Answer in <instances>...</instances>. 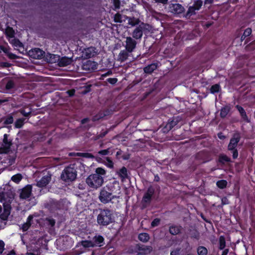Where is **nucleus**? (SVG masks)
I'll use <instances>...</instances> for the list:
<instances>
[{
  "label": "nucleus",
  "mask_w": 255,
  "mask_h": 255,
  "mask_svg": "<svg viewBox=\"0 0 255 255\" xmlns=\"http://www.w3.org/2000/svg\"><path fill=\"white\" fill-rule=\"evenodd\" d=\"M138 239L141 242H142L143 243H146L148 241V240L149 239V236L148 234L146 233H140L138 235Z\"/></svg>",
  "instance_id": "nucleus-31"
},
{
  "label": "nucleus",
  "mask_w": 255,
  "mask_h": 255,
  "mask_svg": "<svg viewBox=\"0 0 255 255\" xmlns=\"http://www.w3.org/2000/svg\"><path fill=\"white\" fill-rule=\"evenodd\" d=\"M144 30V24L142 22L141 24L136 26L132 31V37L135 39H140L143 35V32Z\"/></svg>",
  "instance_id": "nucleus-8"
},
{
  "label": "nucleus",
  "mask_w": 255,
  "mask_h": 255,
  "mask_svg": "<svg viewBox=\"0 0 255 255\" xmlns=\"http://www.w3.org/2000/svg\"><path fill=\"white\" fill-rule=\"evenodd\" d=\"M94 247L101 248L105 245V239L101 235L96 234L92 239Z\"/></svg>",
  "instance_id": "nucleus-10"
},
{
  "label": "nucleus",
  "mask_w": 255,
  "mask_h": 255,
  "mask_svg": "<svg viewBox=\"0 0 255 255\" xmlns=\"http://www.w3.org/2000/svg\"><path fill=\"white\" fill-rule=\"evenodd\" d=\"M228 182L225 180H220L217 182L216 185L220 189H224L227 186Z\"/></svg>",
  "instance_id": "nucleus-41"
},
{
  "label": "nucleus",
  "mask_w": 255,
  "mask_h": 255,
  "mask_svg": "<svg viewBox=\"0 0 255 255\" xmlns=\"http://www.w3.org/2000/svg\"><path fill=\"white\" fill-rule=\"evenodd\" d=\"M155 191V188L152 186L150 185L148 187L141 200L142 209L146 208L150 204Z\"/></svg>",
  "instance_id": "nucleus-4"
},
{
  "label": "nucleus",
  "mask_w": 255,
  "mask_h": 255,
  "mask_svg": "<svg viewBox=\"0 0 255 255\" xmlns=\"http://www.w3.org/2000/svg\"><path fill=\"white\" fill-rule=\"evenodd\" d=\"M139 19L134 17H129L128 19V24L132 26L139 25Z\"/></svg>",
  "instance_id": "nucleus-33"
},
{
  "label": "nucleus",
  "mask_w": 255,
  "mask_h": 255,
  "mask_svg": "<svg viewBox=\"0 0 255 255\" xmlns=\"http://www.w3.org/2000/svg\"><path fill=\"white\" fill-rule=\"evenodd\" d=\"M2 122H3L4 125L11 124L13 122V118L11 115H8L0 119V123Z\"/></svg>",
  "instance_id": "nucleus-25"
},
{
  "label": "nucleus",
  "mask_w": 255,
  "mask_h": 255,
  "mask_svg": "<svg viewBox=\"0 0 255 255\" xmlns=\"http://www.w3.org/2000/svg\"><path fill=\"white\" fill-rule=\"evenodd\" d=\"M72 60L71 58L64 56L59 58L58 64L60 67H65L70 64Z\"/></svg>",
  "instance_id": "nucleus-20"
},
{
  "label": "nucleus",
  "mask_w": 255,
  "mask_h": 255,
  "mask_svg": "<svg viewBox=\"0 0 255 255\" xmlns=\"http://www.w3.org/2000/svg\"><path fill=\"white\" fill-rule=\"evenodd\" d=\"M11 196H12V195H8V193L5 192H0V200L2 201H6L7 198H9L10 199H11L12 197Z\"/></svg>",
  "instance_id": "nucleus-44"
},
{
  "label": "nucleus",
  "mask_w": 255,
  "mask_h": 255,
  "mask_svg": "<svg viewBox=\"0 0 255 255\" xmlns=\"http://www.w3.org/2000/svg\"><path fill=\"white\" fill-rule=\"evenodd\" d=\"M178 122L179 121L176 118L173 117L172 119L170 118L168 120V122L167 123L164 128H166L167 130H170L177 125Z\"/></svg>",
  "instance_id": "nucleus-15"
},
{
  "label": "nucleus",
  "mask_w": 255,
  "mask_h": 255,
  "mask_svg": "<svg viewBox=\"0 0 255 255\" xmlns=\"http://www.w3.org/2000/svg\"><path fill=\"white\" fill-rule=\"evenodd\" d=\"M231 151H232L233 159H235L237 158L239 155L238 149H235Z\"/></svg>",
  "instance_id": "nucleus-56"
},
{
  "label": "nucleus",
  "mask_w": 255,
  "mask_h": 255,
  "mask_svg": "<svg viewBox=\"0 0 255 255\" xmlns=\"http://www.w3.org/2000/svg\"><path fill=\"white\" fill-rule=\"evenodd\" d=\"M33 219V216L30 215L27 218L26 223H23L21 226V229L23 232L27 231L31 225V221Z\"/></svg>",
  "instance_id": "nucleus-19"
},
{
  "label": "nucleus",
  "mask_w": 255,
  "mask_h": 255,
  "mask_svg": "<svg viewBox=\"0 0 255 255\" xmlns=\"http://www.w3.org/2000/svg\"><path fill=\"white\" fill-rule=\"evenodd\" d=\"M94 174H98L100 177H103L102 176H104L106 174V171L105 169L102 167L97 168Z\"/></svg>",
  "instance_id": "nucleus-43"
},
{
  "label": "nucleus",
  "mask_w": 255,
  "mask_h": 255,
  "mask_svg": "<svg viewBox=\"0 0 255 255\" xmlns=\"http://www.w3.org/2000/svg\"><path fill=\"white\" fill-rule=\"evenodd\" d=\"M221 86L218 84H216L212 85L210 88V93L214 94L219 92L221 90Z\"/></svg>",
  "instance_id": "nucleus-36"
},
{
  "label": "nucleus",
  "mask_w": 255,
  "mask_h": 255,
  "mask_svg": "<svg viewBox=\"0 0 255 255\" xmlns=\"http://www.w3.org/2000/svg\"><path fill=\"white\" fill-rule=\"evenodd\" d=\"M114 21L117 23L122 22V15L120 13L118 12L114 15Z\"/></svg>",
  "instance_id": "nucleus-49"
},
{
  "label": "nucleus",
  "mask_w": 255,
  "mask_h": 255,
  "mask_svg": "<svg viewBox=\"0 0 255 255\" xmlns=\"http://www.w3.org/2000/svg\"><path fill=\"white\" fill-rule=\"evenodd\" d=\"M81 245L85 248H94L92 240L82 241Z\"/></svg>",
  "instance_id": "nucleus-38"
},
{
  "label": "nucleus",
  "mask_w": 255,
  "mask_h": 255,
  "mask_svg": "<svg viewBox=\"0 0 255 255\" xmlns=\"http://www.w3.org/2000/svg\"><path fill=\"white\" fill-rule=\"evenodd\" d=\"M5 244L2 240H0V254H1L4 250Z\"/></svg>",
  "instance_id": "nucleus-55"
},
{
  "label": "nucleus",
  "mask_w": 255,
  "mask_h": 255,
  "mask_svg": "<svg viewBox=\"0 0 255 255\" xmlns=\"http://www.w3.org/2000/svg\"><path fill=\"white\" fill-rule=\"evenodd\" d=\"M51 180L50 175H47L43 176L39 181L37 182L36 186L42 188L47 186Z\"/></svg>",
  "instance_id": "nucleus-12"
},
{
  "label": "nucleus",
  "mask_w": 255,
  "mask_h": 255,
  "mask_svg": "<svg viewBox=\"0 0 255 255\" xmlns=\"http://www.w3.org/2000/svg\"><path fill=\"white\" fill-rule=\"evenodd\" d=\"M214 1V0H205L204 1V4H212Z\"/></svg>",
  "instance_id": "nucleus-64"
},
{
  "label": "nucleus",
  "mask_w": 255,
  "mask_h": 255,
  "mask_svg": "<svg viewBox=\"0 0 255 255\" xmlns=\"http://www.w3.org/2000/svg\"><path fill=\"white\" fill-rule=\"evenodd\" d=\"M82 68L84 70L91 71L97 69L96 62L91 60H87L83 63Z\"/></svg>",
  "instance_id": "nucleus-13"
},
{
  "label": "nucleus",
  "mask_w": 255,
  "mask_h": 255,
  "mask_svg": "<svg viewBox=\"0 0 255 255\" xmlns=\"http://www.w3.org/2000/svg\"><path fill=\"white\" fill-rule=\"evenodd\" d=\"M107 81L111 84L114 85L117 82L118 79L116 78H109L107 79Z\"/></svg>",
  "instance_id": "nucleus-53"
},
{
  "label": "nucleus",
  "mask_w": 255,
  "mask_h": 255,
  "mask_svg": "<svg viewBox=\"0 0 255 255\" xmlns=\"http://www.w3.org/2000/svg\"><path fill=\"white\" fill-rule=\"evenodd\" d=\"M114 4L116 9L119 8L120 6V2L119 0H114Z\"/></svg>",
  "instance_id": "nucleus-58"
},
{
  "label": "nucleus",
  "mask_w": 255,
  "mask_h": 255,
  "mask_svg": "<svg viewBox=\"0 0 255 255\" xmlns=\"http://www.w3.org/2000/svg\"><path fill=\"white\" fill-rule=\"evenodd\" d=\"M97 223L102 226H107L114 222L112 210L105 208L99 209V213L97 216Z\"/></svg>",
  "instance_id": "nucleus-1"
},
{
  "label": "nucleus",
  "mask_w": 255,
  "mask_h": 255,
  "mask_svg": "<svg viewBox=\"0 0 255 255\" xmlns=\"http://www.w3.org/2000/svg\"><path fill=\"white\" fill-rule=\"evenodd\" d=\"M73 153L74 154H76V155L78 156H81L87 158H93L94 157V155L92 153L88 152H77L76 153Z\"/></svg>",
  "instance_id": "nucleus-39"
},
{
  "label": "nucleus",
  "mask_w": 255,
  "mask_h": 255,
  "mask_svg": "<svg viewBox=\"0 0 255 255\" xmlns=\"http://www.w3.org/2000/svg\"><path fill=\"white\" fill-rule=\"evenodd\" d=\"M171 12L175 14H181L185 10L184 7L179 3H173L170 6Z\"/></svg>",
  "instance_id": "nucleus-14"
},
{
  "label": "nucleus",
  "mask_w": 255,
  "mask_h": 255,
  "mask_svg": "<svg viewBox=\"0 0 255 255\" xmlns=\"http://www.w3.org/2000/svg\"><path fill=\"white\" fill-rule=\"evenodd\" d=\"M86 183L91 188L97 189L101 187L104 183L103 177L98 174H91L86 179Z\"/></svg>",
  "instance_id": "nucleus-3"
},
{
  "label": "nucleus",
  "mask_w": 255,
  "mask_h": 255,
  "mask_svg": "<svg viewBox=\"0 0 255 255\" xmlns=\"http://www.w3.org/2000/svg\"><path fill=\"white\" fill-rule=\"evenodd\" d=\"M48 223L49 224L53 227L55 225V221L54 219H48Z\"/></svg>",
  "instance_id": "nucleus-60"
},
{
  "label": "nucleus",
  "mask_w": 255,
  "mask_h": 255,
  "mask_svg": "<svg viewBox=\"0 0 255 255\" xmlns=\"http://www.w3.org/2000/svg\"><path fill=\"white\" fill-rule=\"evenodd\" d=\"M203 5V1L202 0H196L194 2L193 6L197 10H199Z\"/></svg>",
  "instance_id": "nucleus-46"
},
{
  "label": "nucleus",
  "mask_w": 255,
  "mask_h": 255,
  "mask_svg": "<svg viewBox=\"0 0 255 255\" xmlns=\"http://www.w3.org/2000/svg\"><path fill=\"white\" fill-rule=\"evenodd\" d=\"M46 133H44V134L42 135V136H41L40 137H37V140L40 141H44L46 138Z\"/></svg>",
  "instance_id": "nucleus-61"
},
{
  "label": "nucleus",
  "mask_w": 255,
  "mask_h": 255,
  "mask_svg": "<svg viewBox=\"0 0 255 255\" xmlns=\"http://www.w3.org/2000/svg\"><path fill=\"white\" fill-rule=\"evenodd\" d=\"M77 175V172L75 168L74 164L73 166L70 165L66 167L63 170L61 174V179L66 182H71L76 178Z\"/></svg>",
  "instance_id": "nucleus-2"
},
{
  "label": "nucleus",
  "mask_w": 255,
  "mask_h": 255,
  "mask_svg": "<svg viewBox=\"0 0 255 255\" xmlns=\"http://www.w3.org/2000/svg\"><path fill=\"white\" fill-rule=\"evenodd\" d=\"M91 85H88L87 86H85L84 88V90L83 91V93L85 94H87L91 91Z\"/></svg>",
  "instance_id": "nucleus-54"
},
{
  "label": "nucleus",
  "mask_w": 255,
  "mask_h": 255,
  "mask_svg": "<svg viewBox=\"0 0 255 255\" xmlns=\"http://www.w3.org/2000/svg\"><path fill=\"white\" fill-rule=\"evenodd\" d=\"M21 179L22 175L19 173L13 175L11 178V180L16 183H19Z\"/></svg>",
  "instance_id": "nucleus-45"
},
{
  "label": "nucleus",
  "mask_w": 255,
  "mask_h": 255,
  "mask_svg": "<svg viewBox=\"0 0 255 255\" xmlns=\"http://www.w3.org/2000/svg\"><path fill=\"white\" fill-rule=\"evenodd\" d=\"M190 235L191 238L196 239L197 240H198L200 238V233L196 229H193L192 230H191L190 231Z\"/></svg>",
  "instance_id": "nucleus-37"
},
{
  "label": "nucleus",
  "mask_w": 255,
  "mask_h": 255,
  "mask_svg": "<svg viewBox=\"0 0 255 255\" xmlns=\"http://www.w3.org/2000/svg\"><path fill=\"white\" fill-rule=\"evenodd\" d=\"M0 50H2L10 59H15L17 58V56L15 54L9 52V48L5 47L3 46H0Z\"/></svg>",
  "instance_id": "nucleus-23"
},
{
  "label": "nucleus",
  "mask_w": 255,
  "mask_h": 255,
  "mask_svg": "<svg viewBox=\"0 0 255 255\" xmlns=\"http://www.w3.org/2000/svg\"><path fill=\"white\" fill-rule=\"evenodd\" d=\"M67 93L69 97H72L75 95V90L74 89H72L67 91Z\"/></svg>",
  "instance_id": "nucleus-57"
},
{
  "label": "nucleus",
  "mask_w": 255,
  "mask_h": 255,
  "mask_svg": "<svg viewBox=\"0 0 255 255\" xmlns=\"http://www.w3.org/2000/svg\"><path fill=\"white\" fill-rule=\"evenodd\" d=\"M231 110V107L230 106H225L222 108L220 111V117L222 118H225Z\"/></svg>",
  "instance_id": "nucleus-26"
},
{
  "label": "nucleus",
  "mask_w": 255,
  "mask_h": 255,
  "mask_svg": "<svg viewBox=\"0 0 255 255\" xmlns=\"http://www.w3.org/2000/svg\"><path fill=\"white\" fill-rule=\"evenodd\" d=\"M226 247L225 238L223 236H221L219 238V249L220 250H223Z\"/></svg>",
  "instance_id": "nucleus-40"
},
{
  "label": "nucleus",
  "mask_w": 255,
  "mask_h": 255,
  "mask_svg": "<svg viewBox=\"0 0 255 255\" xmlns=\"http://www.w3.org/2000/svg\"><path fill=\"white\" fill-rule=\"evenodd\" d=\"M252 30L251 28L248 27V28H246L245 30L243 35L241 36V41H243V40H244L246 39V37L249 36L252 34Z\"/></svg>",
  "instance_id": "nucleus-35"
},
{
  "label": "nucleus",
  "mask_w": 255,
  "mask_h": 255,
  "mask_svg": "<svg viewBox=\"0 0 255 255\" xmlns=\"http://www.w3.org/2000/svg\"><path fill=\"white\" fill-rule=\"evenodd\" d=\"M14 86V82L12 80H9L5 85V88L7 90H10Z\"/></svg>",
  "instance_id": "nucleus-51"
},
{
  "label": "nucleus",
  "mask_w": 255,
  "mask_h": 255,
  "mask_svg": "<svg viewBox=\"0 0 255 255\" xmlns=\"http://www.w3.org/2000/svg\"><path fill=\"white\" fill-rule=\"evenodd\" d=\"M88 0H75L73 5L78 8H81L87 5Z\"/></svg>",
  "instance_id": "nucleus-27"
},
{
  "label": "nucleus",
  "mask_w": 255,
  "mask_h": 255,
  "mask_svg": "<svg viewBox=\"0 0 255 255\" xmlns=\"http://www.w3.org/2000/svg\"><path fill=\"white\" fill-rule=\"evenodd\" d=\"M32 186L31 185H27L22 189L19 197L22 199H26L29 198L31 194Z\"/></svg>",
  "instance_id": "nucleus-11"
},
{
  "label": "nucleus",
  "mask_w": 255,
  "mask_h": 255,
  "mask_svg": "<svg viewBox=\"0 0 255 255\" xmlns=\"http://www.w3.org/2000/svg\"><path fill=\"white\" fill-rule=\"evenodd\" d=\"M110 153L109 148L106 149L101 150L98 151V154L101 155H107Z\"/></svg>",
  "instance_id": "nucleus-52"
},
{
  "label": "nucleus",
  "mask_w": 255,
  "mask_h": 255,
  "mask_svg": "<svg viewBox=\"0 0 255 255\" xmlns=\"http://www.w3.org/2000/svg\"><path fill=\"white\" fill-rule=\"evenodd\" d=\"M229 249H224L223 250V251L222 252V253L221 255H227L229 253Z\"/></svg>",
  "instance_id": "nucleus-63"
},
{
  "label": "nucleus",
  "mask_w": 255,
  "mask_h": 255,
  "mask_svg": "<svg viewBox=\"0 0 255 255\" xmlns=\"http://www.w3.org/2000/svg\"><path fill=\"white\" fill-rule=\"evenodd\" d=\"M30 57L35 59H41L45 55V52L39 48H34L28 52Z\"/></svg>",
  "instance_id": "nucleus-6"
},
{
  "label": "nucleus",
  "mask_w": 255,
  "mask_h": 255,
  "mask_svg": "<svg viewBox=\"0 0 255 255\" xmlns=\"http://www.w3.org/2000/svg\"><path fill=\"white\" fill-rule=\"evenodd\" d=\"M218 162L222 165H224L226 163L232 162V161L231 159L226 154H220L219 155Z\"/></svg>",
  "instance_id": "nucleus-22"
},
{
  "label": "nucleus",
  "mask_w": 255,
  "mask_h": 255,
  "mask_svg": "<svg viewBox=\"0 0 255 255\" xmlns=\"http://www.w3.org/2000/svg\"><path fill=\"white\" fill-rule=\"evenodd\" d=\"M198 255H207L208 250L204 246H199L197 249Z\"/></svg>",
  "instance_id": "nucleus-34"
},
{
  "label": "nucleus",
  "mask_w": 255,
  "mask_h": 255,
  "mask_svg": "<svg viewBox=\"0 0 255 255\" xmlns=\"http://www.w3.org/2000/svg\"><path fill=\"white\" fill-rule=\"evenodd\" d=\"M18 112L23 116L25 117L26 119L27 120L29 119L31 115V110H30L28 112H26L24 109H20L18 111Z\"/></svg>",
  "instance_id": "nucleus-42"
},
{
  "label": "nucleus",
  "mask_w": 255,
  "mask_h": 255,
  "mask_svg": "<svg viewBox=\"0 0 255 255\" xmlns=\"http://www.w3.org/2000/svg\"><path fill=\"white\" fill-rule=\"evenodd\" d=\"M8 135L5 133L3 135V143L4 147L6 149H9L12 145V140L8 139Z\"/></svg>",
  "instance_id": "nucleus-24"
},
{
  "label": "nucleus",
  "mask_w": 255,
  "mask_h": 255,
  "mask_svg": "<svg viewBox=\"0 0 255 255\" xmlns=\"http://www.w3.org/2000/svg\"><path fill=\"white\" fill-rule=\"evenodd\" d=\"M245 49L247 51H253L255 49V40L248 44Z\"/></svg>",
  "instance_id": "nucleus-48"
},
{
  "label": "nucleus",
  "mask_w": 255,
  "mask_h": 255,
  "mask_svg": "<svg viewBox=\"0 0 255 255\" xmlns=\"http://www.w3.org/2000/svg\"><path fill=\"white\" fill-rule=\"evenodd\" d=\"M157 63H152L143 68L144 72L146 74H150L157 68Z\"/></svg>",
  "instance_id": "nucleus-18"
},
{
  "label": "nucleus",
  "mask_w": 255,
  "mask_h": 255,
  "mask_svg": "<svg viewBox=\"0 0 255 255\" xmlns=\"http://www.w3.org/2000/svg\"><path fill=\"white\" fill-rule=\"evenodd\" d=\"M156 3H160L163 4H166L168 3V0H154Z\"/></svg>",
  "instance_id": "nucleus-59"
},
{
  "label": "nucleus",
  "mask_w": 255,
  "mask_h": 255,
  "mask_svg": "<svg viewBox=\"0 0 255 255\" xmlns=\"http://www.w3.org/2000/svg\"><path fill=\"white\" fill-rule=\"evenodd\" d=\"M107 160L109 162V167H113V162H112V161L110 159L109 157H107Z\"/></svg>",
  "instance_id": "nucleus-62"
},
{
  "label": "nucleus",
  "mask_w": 255,
  "mask_h": 255,
  "mask_svg": "<svg viewBox=\"0 0 255 255\" xmlns=\"http://www.w3.org/2000/svg\"><path fill=\"white\" fill-rule=\"evenodd\" d=\"M117 174H118L119 177L122 181L128 179V170L127 168L125 166H123L121 168H120L118 171Z\"/></svg>",
  "instance_id": "nucleus-17"
},
{
  "label": "nucleus",
  "mask_w": 255,
  "mask_h": 255,
  "mask_svg": "<svg viewBox=\"0 0 255 255\" xmlns=\"http://www.w3.org/2000/svg\"><path fill=\"white\" fill-rule=\"evenodd\" d=\"M160 219L159 218H155L151 223V227L154 228L159 226L160 223Z\"/></svg>",
  "instance_id": "nucleus-50"
},
{
  "label": "nucleus",
  "mask_w": 255,
  "mask_h": 255,
  "mask_svg": "<svg viewBox=\"0 0 255 255\" xmlns=\"http://www.w3.org/2000/svg\"><path fill=\"white\" fill-rule=\"evenodd\" d=\"M236 108L240 114L241 117L244 121L249 122V120L244 109L241 106L238 105L236 106Z\"/></svg>",
  "instance_id": "nucleus-21"
},
{
  "label": "nucleus",
  "mask_w": 255,
  "mask_h": 255,
  "mask_svg": "<svg viewBox=\"0 0 255 255\" xmlns=\"http://www.w3.org/2000/svg\"><path fill=\"white\" fill-rule=\"evenodd\" d=\"M196 10H197L193 5L190 6L185 15V17L189 18L192 15H195L196 14Z\"/></svg>",
  "instance_id": "nucleus-30"
},
{
  "label": "nucleus",
  "mask_w": 255,
  "mask_h": 255,
  "mask_svg": "<svg viewBox=\"0 0 255 255\" xmlns=\"http://www.w3.org/2000/svg\"><path fill=\"white\" fill-rule=\"evenodd\" d=\"M241 139V136L239 133H235L230 139V142L228 146L229 150H232L237 149L238 143Z\"/></svg>",
  "instance_id": "nucleus-7"
},
{
  "label": "nucleus",
  "mask_w": 255,
  "mask_h": 255,
  "mask_svg": "<svg viewBox=\"0 0 255 255\" xmlns=\"http://www.w3.org/2000/svg\"><path fill=\"white\" fill-rule=\"evenodd\" d=\"M11 43L14 46L16 47H22L23 46V44L18 39L14 38L12 40Z\"/></svg>",
  "instance_id": "nucleus-47"
},
{
  "label": "nucleus",
  "mask_w": 255,
  "mask_h": 255,
  "mask_svg": "<svg viewBox=\"0 0 255 255\" xmlns=\"http://www.w3.org/2000/svg\"><path fill=\"white\" fill-rule=\"evenodd\" d=\"M182 230L181 226L172 225L169 227V232L172 235H177L181 233Z\"/></svg>",
  "instance_id": "nucleus-16"
},
{
  "label": "nucleus",
  "mask_w": 255,
  "mask_h": 255,
  "mask_svg": "<svg viewBox=\"0 0 255 255\" xmlns=\"http://www.w3.org/2000/svg\"><path fill=\"white\" fill-rule=\"evenodd\" d=\"M5 34L7 37L13 38L14 37L15 32L12 27L7 26L5 30Z\"/></svg>",
  "instance_id": "nucleus-29"
},
{
  "label": "nucleus",
  "mask_w": 255,
  "mask_h": 255,
  "mask_svg": "<svg viewBox=\"0 0 255 255\" xmlns=\"http://www.w3.org/2000/svg\"><path fill=\"white\" fill-rule=\"evenodd\" d=\"M26 118H22L17 119L14 123V127L17 128H21L24 125L25 122Z\"/></svg>",
  "instance_id": "nucleus-28"
},
{
  "label": "nucleus",
  "mask_w": 255,
  "mask_h": 255,
  "mask_svg": "<svg viewBox=\"0 0 255 255\" xmlns=\"http://www.w3.org/2000/svg\"><path fill=\"white\" fill-rule=\"evenodd\" d=\"M115 197L111 192L107 191L105 188H103L100 191L99 198L102 203L106 204L111 201Z\"/></svg>",
  "instance_id": "nucleus-5"
},
{
  "label": "nucleus",
  "mask_w": 255,
  "mask_h": 255,
  "mask_svg": "<svg viewBox=\"0 0 255 255\" xmlns=\"http://www.w3.org/2000/svg\"><path fill=\"white\" fill-rule=\"evenodd\" d=\"M137 44L136 41L131 37H127L126 40V49L131 53L135 48Z\"/></svg>",
  "instance_id": "nucleus-9"
},
{
  "label": "nucleus",
  "mask_w": 255,
  "mask_h": 255,
  "mask_svg": "<svg viewBox=\"0 0 255 255\" xmlns=\"http://www.w3.org/2000/svg\"><path fill=\"white\" fill-rule=\"evenodd\" d=\"M128 52L126 50H122L119 55V59L121 61H125L128 57Z\"/></svg>",
  "instance_id": "nucleus-32"
}]
</instances>
